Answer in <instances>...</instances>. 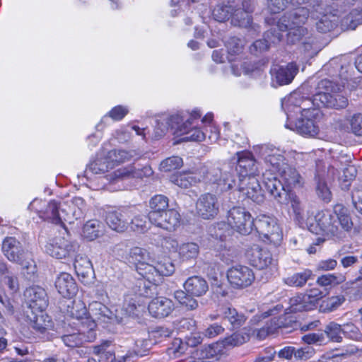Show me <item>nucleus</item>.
<instances>
[{"label":"nucleus","instance_id":"8fccbe9b","mask_svg":"<svg viewBox=\"0 0 362 362\" xmlns=\"http://www.w3.org/2000/svg\"><path fill=\"white\" fill-rule=\"evenodd\" d=\"M171 181L181 188H188L197 182H201V177L194 173H183L173 175Z\"/></svg>","mask_w":362,"mask_h":362},{"label":"nucleus","instance_id":"c9c22d12","mask_svg":"<svg viewBox=\"0 0 362 362\" xmlns=\"http://www.w3.org/2000/svg\"><path fill=\"white\" fill-rule=\"evenodd\" d=\"M232 22L235 25L254 30L255 32L259 31V26L253 23L252 16L240 8L233 10L232 13Z\"/></svg>","mask_w":362,"mask_h":362},{"label":"nucleus","instance_id":"9d476101","mask_svg":"<svg viewBox=\"0 0 362 362\" xmlns=\"http://www.w3.org/2000/svg\"><path fill=\"white\" fill-rule=\"evenodd\" d=\"M78 245L75 241H71L64 238H57L52 243H48L45 245L47 254L56 259H63L75 254Z\"/></svg>","mask_w":362,"mask_h":362},{"label":"nucleus","instance_id":"cd10ccee","mask_svg":"<svg viewBox=\"0 0 362 362\" xmlns=\"http://www.w3.org/2000/svg\"><path fill=\"white\" fill-rule=\"evenodd\" d=\"M76 274L84 284H88L94 276V271L90 260L84 255L76 256L74 262Z\"/></svg>","mask_w":362,"mask_h":362},{"label":"nucleus","instance_id":"b1692460","mask_svg":"<svg viewBox=\"0 0 362 362\" xmlns=\"http://www.w3.org/2000/svg\"><path fill=\"white\" fill-rule=\"evenodd\" d=\"M127 260L136 266V269L138 273L142 276V269L145 265H150L151 262H154V259L151 257L150 253L147 250L139 247H134L131 248L127 254Z\"/></svg>","mask_w":362,"mask_h":362},{"label":"nucleus","instance_id":"20e7f679","mask_svg":"<svg viewBox=\"0 0 362 362\" xmlns=\"http://www.w3.org/2000/svg\"><path fill=\"white\" fill-rule=\"evenodd\" d=\"M255 221L250 213L240 206H233L227 213V221L230 228L244 235L251 233Z\"/></svg>","mask_w":362,"mask_h":362},{"label":"nucleus","instance_id":"e2e57ef3","mask_svg":"<svg viewBox=\"0 0 362 362\" xmlns=\"http://www.w3.org/2000/svg\"><path fill=\"white\" fill-rule=\"evenodd\" d=\"M345 281L344 276L333 274H325L319 276L317 279V284L323 287L332 286L338 285Z\"/></svg>","mask_w":362,"mask_h":362},{"label":"nucleus","instance_id":"774afa93","mask_svg":"<svg viewBox=\"0 0 362 362\" xmlns=\"http://www.w3.org/2000/svg\"><path fill=\"white\" fill-rule=\"evenodd\" d=\"M183 165L182 158L172 156L163 160L160 164V169L163 172H170L181 168Z\"/></svg>","mask_w":362,"mask_h":362},{"label":"nucleus","instance_id":"de8ad7c7","mask_svg":"<svg viewBox=\"0 0 362 362\" xmlns=\"http://www.w3.org/2000/svg\"><path fill=\"white\" fill-rule=\"evenodd\" d=\"M178 253L180 258L183 261L195 259L199 254V246L193 242L183 243L180 245Z\"/></svg>","mask_w":362,"mask_h":362},{"label":"nucleus","instance_id":"473e14b6","mask_svg":"<svg viewBox=\"0 0 362 362\" xmlns=\"http://www.w3.org/2000/svg\"><path fill=\"white\" fill-rule=\"evenodd\" d=\"M259 153L265 163L270 164L274 170L278 171V173L280 172L282 165H287L284 162V157L277 153V150L269 148L268 146H261Z\"/></svg>","mask_w":362,"mask_h":362},{"label":"nucleus","instance_id":"a878e982","mask_svg":"<svg viewBox=\"0 0 362 362\" xmlns=\"http://www.w3.org/2000/svg\"><path fill=\"white\" fill-rule=\"evenodd\" d=\"M90 326V328L87 334L83 332H74L62 335L61 339L64 345L70 348H75L82 346L85 342L93 341L96 338V334L93 329L95 325L93 322Z\"/></svg>","mask_w":362,"mask_h":362},{"label":"nucleus","instance_id":"412c9836","mask_svg":"<svg viewBox=\"0 0 362 362\" xmlns=\"http://www.w3.org/2000/svg\"><path fill=\"white\" fill-rule=\"evenodd\" d=\"M148 220L157 227L168 231H174L180 226V215L176 210L168 209Z\"/></svg>","mask_w":362,"mask_h":362},{"label":"nucleus","instance_id":"f257e3e1","mask_svg":"<svg viewBox=\"0 0 362 362\" xmlns=\"http://www.w3.org/2000/svg\"><path fill=\"white\" fill-rule=\"evenodd\" d=\"M317 225L321 230L327 236L332 238H341L342 230L349 231L353 227V222L347 208L344 205L337 204L334 206L333 212H325L318 215Z\"/></svg>","mask_w":362,"mask_h":362},{"label":"nucleus","instance_id":"6ab92c4d","mask_svg":"<svg viewBox=\"0 0 362 362\" xmlns=\"http://www.w3.org/2000/svg\"><path fill=\"white\" fill-rule=\"evenodd\" d=\"M237 156L235 171L238 174L239 182L242 179L255 177L258 168L253 155L250 152L243 151L237 153Z\"/></svg>","mask_w":362,"mask_h":362},{"label":"nucleus","instance_id":"09e8293b","mask_svg":"<svg viewBox=\"0 0 362 362\" xmlns=\"http://www.w3.org/2000/svg\"><path fill=\"white\" fill-rule=\"evenodd\" d=\"M103 233L102 226L98 220H90L86 223L83 228V237L92 241L98 238Z\"/></svg>","mask_w":362,"mask_h":362},{"label":"nucleus","instance_id":"c03bdc74","mask_svg":"<svg viewBox=\"0 0 362 362\" xmlns=\"http://www.w3.org/2000/svg\"><path fill=\"white\" fill-rule=\"evenodd\" d=\"M323 333L325 334V337H326L327 342L341 343L342 341V327L334 321L325 325Z\"/></svg>","mask_w":362,"mask_h":362},{"label":"nucleus","instance_id":"49530a36","mask_svg":"<svg viewBox=\"0 0 362 362\" xmlns=\"http://www.w3.org/2000/svg\"><path fill=\"white\" fill-rule=\"evenodd\" d=\"M313 272L305 269L284 279V282L289 286L302 287L312 277Z\"/></svg>","mask_w":362,"mask_h":362},{"label":"nucleus","instance_id":"2eb2a0df","mask_svg":"<svg viewBox=\"0 0 362 362\" xmlns=\"http://www.w3.org/2000/svg\"><path fill=\"white\" fill-rule=\"evenodd\" d=\"M309 83L304 82L296 90L291 93L281 103L282 108L288 117L291 112H300L301 105L306 95H310L309 92Z\"/></svg>","mask_w":362,"mask_h":362},{"label":"nucleus","instance_id":"5701e85b","mask_svg":"<svg viewBox=\"0 0 362 362\" xmlns=\"http://www.w3.org/2000/svg\"><path fill=\"white\" fill-rule=\"evenodd\" d=\"M175 305L172 300L165 297L154 298L148 304L149 313L156 318L168 317L174 310Z\"/></svg>","mask_w":362,"mask_h":362},{"label":"nucleus","instance_id":"aec40b11","mask_svg":"<svg viewBox=\"0 0 362 362\" xmlns=\"http://www.w3.org/2000/svg\"><path fill=\"white\" fill-rule=\"evenodd\" d=\"M1 250L9 261L23 264L25 251L21 243L15 237L5 238L2 242Z\"/></svg>","mask_w":362,"mask_h":362},{"label":"nucleus","instance_id":"3c124183","mask_svg":"<svg viewBox=\"0 0 362 362\" xmlns=\"http://www.w3.org/2000/svg\"><path fill=\"white\" fill-rule=\"evenodd\" d=\"M175 298L180 305L185 307L188 310H193L198 308L199 304L193 296L188 293L186 291L177 290L174 293Z\"/></svg>","mask_w":362,"mask_h":362},{"label":"nucleus","instance_id":"338daca9","mask_svg":"<svg viewBox=\"0 0 362 362\" xmlns=\"http://www.w3.org/2000/svg\"><path fill=\"white\" fill-rule=\"evenodd\" d=\"M284 32L278 28L277 21H275L273 26L264 33V36L270 45H276L282 40Z\"/></svg>","mask_w":362,"mask_h":362},{"label":"nucleus","instance_id":"bf43d9fd","mask_svg":"<svg viewBox=\"0 0 362 362\" xmlns=\"http://www.w3.org/2000/svg\"><path fill=\"white\" fill-rule=\"evenodd\" d=\"M233 8L230 5H217L212 11L213 18L218 22L228 20L233 13Z\"/></svg>","mask_w":362,"mask_h":362},{"label":"nucleus","instance_id":"f3484780","mask_svg":"<svg viewBox=\"0 0 362 362\" xmlns=\"http://www.w3.org/2000/svg\"><path fill=\"white\" fill-rule=\"evenodd\" d=\"M197 214L203 219L215 218L218 214L219 205L217 197L212 194L201 195L196 204Z\"/></svg>","mask_w":362,"mask_h":362},{"label":"nucleus","instance_id":"9b49d317","mask_svg":"<svg viewBox=\"0 0 362 362\" xmlns=\"http://www.w3.org/2000/svg\"><path fill=\"white\" fill-rule=\"evenodd\" d=\"M131 216L130 209L122 207L106 211L105 221L112 230L117 233H123L128 228Z\"/></svg>","mask_w":362,"mask_h":362},{"label":"nucleus","instance_id":"7c9ffc66","mask_svg":"<svg viewBox=\"0 0 362 362\" xmlns=\"http://www.w3.org/2000/svg\"><path fill=\"white\" fill-rule=\"evenodd\" d=\"M184 288L195 297L204 296L209 290V285L206 279L200 276L189 277L184 283Z\"/></svg>","mask_w":362,"mask_h":362},{"label":"nucleus","instance_id":"79ce46f5","mask_svg":"<svg viewBox=\"0 0 362 362\" xmlns=\"http://www.w3.org/2000/svg\"><path fill=\"white\" fill-rule=\"evenodd\" d=\"M90 310L97 320H113L115 315L104 304L100 302H94L90 305Z\"/></svg>","mask_w":362,"mask_h":362},{"label":"nucleus","instance_id":"0e129e2a","mask_svg":"<svg viewBox=\"0 0 362 362\" xmlns=\"http://www.w3.org/2000/svg\"><path fill=\"white\" fill-rule=\"evenodd\" d=\"M186 346L181 339L175 338L167 349V354L170 357L178 358L187 351Z\"/></svg>","mask_w":362,"mask_h":362},{"label":"nucleus","instance_id":"423d86ee","mask_svg":"<svg viewBox=\"0 0 362 362\" xmlns=\"http://www.w3.org/2000/svg\"><path fill=\"white\" fill-rule=\"evenodd\" d=\"M254 228L260 235L274 245L282 240V231L272 217L266 215L258 216L255 221Z\"/></svg>","mask_w":362,"mask_h":362},{"label":"nucleus","instance_id":"680f3d73","mask_svg":"<svg viewBox=\"0 0 362 362\" xmlns=\"http://www.w3.org/2000/svg\"><path fill=\"white\" fill-rule=\"evenodd\" d=\"M173 333V329L165 327H156L148 333L144 331V334L151 337L153 341H155V344L160 342L163 339L170 337Z\"/></svg>","mask_w":362,"mask_h":362},{"label":"nucleus","instance_id":"5fc2aeb1","mask_svg":"<svg viewBox=\"0 0 362 362\" xmlns=\"http://www.w3.org/2000/svg\"><path fill=\"white\" fill-rule=\"evenodd\" d=\"M199 177L201 181L209 183H218L221 185L222 171L218 168H213L210 170L206 169L205 167L200 168Z\"/></svg>","mask_w":362,"mask_h":362},{"label":"nucleus","instance_id":"2f4dec72","mask_svg":"<svg viewBox=\"0 0 362 362\" xmlns=\"http://www.w3.org/2000/svg\"><path fill=\"white\" fill-rule=\"evenodd\" d=\"M298 72V66L294 62L288 63L286 66H281L274 69V77L279 86L287 85L292 82Z\"/></svg>","mask_w":362,"mask_h":362},{"label":"nucleus","instance_id":"bb28decb","mask_svg":"<svg viewBox=\"0 0 362 362\" xmlns=\"http://www.w3.org/2000/svg\"><path fill=\"white\" fill-rule=\"evenodd\" d=\"M24 315L30 326L40 333H44L52 326L49 317L43 314L42 311L24 310Z\"/></svg>","mask_w":362,"mask_h":362},{"label":"nucleus","instance_id":"a211bd4d","mask_svg":"<svg viewBox=\"0 0 362 362\" xmlns=\"http://www.w3.org/2000/svg\"><path fill=\"white\" fill-rule=\"evenodd\" d=\"M286 32H288V43L296 44L300 42L305 52H308L313 49L315 42V38L306 28L303 26H290Z\"/></svg>","mask_w":362,"mask_h":362},{"label":"nucleus","instance_id":"e433bc0d","mask_svg":"<svg viewBox=\"0 0 362 362\" xmlns=\"http://www.w3.org/2000/svg\"><path fill=\"white\" fill-rule=\"evenodd\" d=\"M151 174L152 170L148 166H145L142 169H136L134 166H129L115 171L114 177L115 179L124 177L142 178L144 176H149Z\"/></svg>","mask_w":362,"mask_h":362},{"label":"nucleus","instance_id":"13d9d810","mask_svg":"<svg viewBox=\"0 0 362 362\" xmlns=\"http://www.w3.org/2000/svg\"><path fill=\"white\" fill-rule=\"evenodd\" d=\"M138 156L135 151H127L124 150H114L109 153V159L115 165V163H122L129 161L133 157Z\"/></svg>","mask_w":362,"mask_h":362},{"label":"nucleus","instance_id":"f8f14e48","mask_svg":"<svg viewBox=\"0 0 362 362\" xmlns=\"http://www.w3.org/2000/svg\"><path fill=\"white\" fill-rule=\"evenodd\" d=\"M305 82L310 85V94L314 95L315 96V100H317V102L320 101L321 104V100L317 99H319V97H321L322 95H330L334 90H339L341 88H344L343 81L339 83L334 78L332 79L324 78L317 81L314 78H310Z\"/></svg>","mask_w":362,"mask_h":362},{"label":"nucleus","instance_id":"6e6552de","mask_svg":"<svg viewBox=\"0 0 362 362\" xmlns=\"http://www.w3.org/2000/svg\"><path fill=\"white\" fill-rule=\"evenodd\" d=\"M227 278L235 288L243 289L250 286L255 281V274L248 267L236 265L227 271Z\"/></svg>","mask_w":362,"mask_h":362},{"label":"nucleus","instance_id":"393cba45","mask_svg":"<svg viewBox=\"0 0 362 362\" xmlns=\"http://www.w3.org/2000/svg\"><path fill=\"white\" fill-rule=\"evenodd\" d=\"M343 88L339 90H334L330 95H322L318 100H321L322 107H327L335 110H342L349 105L346 94L343 92Z\"/></svg>","mask_w":362,"mask_h":362},{"label":"nucleus","instance_id":"f03ea898","mask_svg":"<svg viewBox=\"0 0 362 362\" xmlns=\"http://www.w3.org/2000/svg\"><path fill=\"white\" fill-rule=\"evenodd\" d=\"M264 185L267 192L280 204L291 206L295 214L300 215L303 206L299 197L291 190L286 189L281 181L272 174L264 175Z\"/></svg>","mask_w":362,"mask_h":362},{"label":"nucleus","instance_id":"69168bd1","mask_svg":"<svg viewBox=\"0 0 362 362\" xmlns=\"http://www.w3.org/2000/svg\"><path fill=\"white\" fill-rule=\"evenodd\" d=\"M226 47L228 54L232 57L242 53L244 45L241 39L236 37H230L226 41Z\"/></svg>","mask_w":362,"mask_h":362},{"label":"nucleus","instance_id":"6e6d98bb","mask_svg":"<svg viewBox=\"0 0 362 362\" xmlns=\"http://www.w3.org/2000/svg\"><path fill=\"white\" fill-rule=\"evenodd\" d=\"M345 301L344 296H334L323 300L319 308L321 313H330L336 310Z\"/></svg>","mask_w":362,"mask_h":362},{"label":"nucleus","instance_id":"37998d69","mask_svg":"<svg viewBox=\"0 0 362 362\" xmlns=\"http://www.w3.org/2000/svg\"><path fill=\"white\" fill-rule=\"evenodd\" d=\"M250 337V329L244 327L240 331L235 332L230 336L226 337L223 341V344L225 346H238L249 341Z\"/></svg>","mask_w":362,"mask_h":362},{"label":"nucleus","instance_id":"a19ab883","mask_svg":"<svg viewBox=\"0 0 362 362\" xmlns=\"http://www.w3.org/2000/svg\"><path fill=\"white\" fill-rule=\"evenodd\" d=\"M184 117L180 114H175L170 116L166 119V124L168 127L173 131V134L177 136H182L183 132H186L188 122L189 119H186L183 122Z\"/></svg>","mask_w":362,"mask_h":362},{"label":"nucleus","instance_id":"f704fd0d","mask_svg":"<svg viewBox=\"0 0 362 362\" xmlns=\"http://www.w3.org/2000/svg\"><path fill=\"white\" fill-rule=\"evenodd\" d=\"M159 284L143 277L142 279H139L136 282L133 290L139 296L152 298L158 294V285Z\"/></svg>","mask_w":362,"mask_h":362},{"label":"nucleus","instance_id":"39448f33","mask_svg":"<svg viewBox=\"0 0 362 362\" xmlns=\"http://www.w3.org/2000/svg\"><path fill=\"white\" fill-rule=\"evenodd\" d=\"M323 296H325V294L320 289L317 288H311L305 293H300L291 298L289 300L290 306L288 310L290 313L311 310L316 307L318 300Z\"/></svg>","mask_w":362,"mask_h":362},{"label":"nucleus","instance_id":"c756f323","mask_svg":"<svg viewBox=\"0 0 362 362\" xmlns=\"http://www.w3.org/2000/svg\"><path fill=\"white\" fill-rule=\"evenodd\" d=\"M281 178L284 180L285 188L300 187L304 183L303 178L295 168L289 165H282L279 173Z\"/></svg>","mask_w":362,"mask_h":362},{"label":"nucleus","instance_id":"dca6fc26","mask_svg":"<svg viewBox=\"0 0 362 362\" xmlns=\"http://www.w3.org/2000/svg\"><path fill=\"white\" fill-rule=\"evenodd\" d=\"M310 10L305 7H298L284 13L277 20V27L282 31H287L292 25L300 26L307 21Z\"/></svg>","mask_w":362,"mask_h":362},{"label":"nucleus","instance_id":"c85d7f7f","mask_svg":"<svg viewBox=\"0 0 362 362\" xmlns=\"http://www.w3.org/2000/svg\"><path fill=\"white\" fill-rule=\"evenodd\" d=\"M221 318L223 322L225 325H228L230 329H239L247 320V317L243 313H240L231 307L222 308Z\"/></svg>","mask_w":362,"mask_h":362},{"label":"nucleus","instance_id":"4468645a","mask_svg":"<svg viewBox=\"0 0 362 362\" xmlns=\"http://www.w3.org/2000/svg\"><path fill=\"white\" fill-rule=\"evenodd\" d=\"M238 189L247 198L257 204H262L265 201V195L256 177H249L240 180Z\"/></svg>","mask_w":362,"mask_h":362},{"label":"nucleus","instance_id":"58836bf2","mask_svg":"<svg viewBox=\"0 0 362 362\" xmlns=\"http://www.w3.org/2000/svg\"><path fill=\"white\" fill-rule=\"evenodd\" d=\"M169 199L163 194H156L151 197L149 201V212L148 214V219L168 209Z\"/></svg>","mask_w":362,"mask_h":362},{"label":"nucleus","instance_id":"1a4fd4ad","mask_svg":"<svg viewBox=\"0 0 362 362\" xmlns=\"http://www.w3.org/2000/svg\"><path fill=\"white\" fill-rule=\"evenodd\" d=\"M26 310L43 311L48 305V296L45 290L40 286H32L24 291Z\"/></svg>","mask_w":362,"mask_h":362},{"label":"nucleus","instance_id":"7ed1b4c3","mask_svg":"<svg viewBox=\"0 0 362 362\" xmlns=\"http://www.w3.org/2000/svg\"><path fill=\"white\" fill-rule=\"evenodd\" d=\"M84 209L67 204H59L55 201L48 203L43 212V217L57 225H63L64 222L72 223L74 220L83 218Z\"/></svg>","mask_w":362,"mask_h":362},{"label":"nucleus","instance_id":"4c0bfd02","mask_svg":"<svg viewBox=\"0 0 362 362\" xmlns=\"http://www.w3.org/2000/svg\"><path fill=\"white\" fill-rule=\"evenodd\" d=\"M286 317H274L271 318L266 325L261 327L257 332V337L264 339L270 334L274 333L278 329L286 327L285 322Z\"/></svg>","mask_w":362,"mask_h":362},{"label":"nucleus","instance_id":"a18cd8bd","mask_svg":"<svg viewBox=\"0 0 362 362\" xmlns=\"http://www.w3.org/2000/svg\"><path fill=\"white\" fill-rule=\"evenodd\" d=\"M316 22V29L318 32L326 33L332 30L338 23V17L332 13L322 15Z\"/></svg>","mask_w":362,"mask_h":362},{"label":"nucleus","instance_id":"052dcab7","mask_svg":"<svg viewBox=\"0 0 362 362\" xmlns=\"http://www.w3.org/2000/svg\"><path fill=\"white\" fill-rule=\"evenodd\" d=\"M316 182V193L317 196L326 202H329L332 198V193L328 188L327 183L320 175L315 177Z\"/></svg>","mask_w":362,"mask_h":362},{"label":"nucleus","instance_id":"0eeeda50","mask_svg":"<svg viewBox=\"0 0 362 362\" xmlns=\"http://www.w3.org/2000/svg\"><path fill=\"white\" fill-rule=\"evenodd\" d=\"M143 270L142 277L155 281L161 283L164 276L172 275L175 270V265L169 258H163L159 261L151 262L150 265H145Z\"/></svg>","mask_w":362,"mask_h":362},{"label":"nucleus","instance_id":"ea45409f","mask_svg":"<svg viewBox=\"0 0 362 362\" xmlns=\"http://www.w3.org/2000/svg\"><path fill=\"white\" fill-rule=\"evenodd\" d=\"M296 129L298 134L310 137L315 136L319 132V127L315 122L309 118L298 119L296 123Z\"/></svg>","mask_w":362,"mask_h":362},{"label":"nucleus","instance_id":"4d7b16f0","mask_svg":"<svg viewBox=\"0 0 362 362\" xmlns=\"http://www.w3.org/2000/svg\"><path fill=\"white\" fill-rule=\"evenodd\" d=\"M357 170L354 165H347L343 169V175L339 177L341 187L343 190H348L351 181L356 177Z\"/></svg>","mask_w":362,"mask_h":362},{"label":"nucleus","instance_id":"72a5a7b5","mask_svg":"<svg viewBox=\"0 0 362 362\" xmlns=\"http://www.w3.org/2000/svg\"><path fill=\"white\" fill-rule=\"evenodd\" d=\"M233 233V230L228 221H221L211 224L208 228V234L215 240L227 241Z\"/></svg>","mask_w":362,"mask_h":362},{"label":"nucleus","instance_id":"ddd939ff","mask_svg":"<svg viewBox=\"0 0 362 362\" xmlns=\"http://www.w3.org/2000/svg\"><path fill=\"white\" fill-rule=\"evenodd\" d=\"M249 263L258 269H264L271 266L274 260L269 250L254 245L245 253Z\"/></svg>","mask_w":362,"mask_h":362},{"label":"nucleus","instance_id":"603ef678","mask_svg":"<svg viewBox=\"0 0 362 362\" xmlns=\"http://www.w3.org/2000/svg\"><path fill=\"white\" fill-rule=\"evenodd\" d=\"M309 1V0L308 1ZM310 15L313 18L318 19L322 15H328L331 13V8L323 0H310Z\"/></svg>","mask_w":362,"mask_h":362},{"label":"nucleus","instance_id":"4be33fe9","mask_svg":"<svg viewBox=\"0 0 362 362\" xmlns=\"http://www.w3.org/2000/svg\"><path fill=\"white\" fill-rule=\"evenodd\" d=\"M54 285L59 293L66 298H72L78 292L75 279L66 272H62L57 276Z\"/></svg>","mask_w":362,"mask_h":362},{"label":"nucleus","instance_id":"864d4df0","mask_svg":"<svg viewBox=\"0 0 362 362\" xmlns=\"http://www.w3.org/2000/svg\"><path fill=\"white\" fill-rule=\"evenodd\" d=\"M113 168L114 164L110 161L109 157H103L90 163L88 169L94 174H103Z\"/></svg>","mask_w":362,"mask_h":362}]
</instances>
